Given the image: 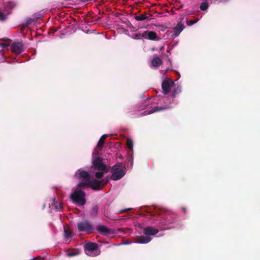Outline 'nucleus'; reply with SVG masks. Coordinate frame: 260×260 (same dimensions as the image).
Wrapping results in <instances>:
<instances>
[{
  "mask_svg": "<svg viewBox=\"0 0 260 260\" xmlns=\"http://www.w3.org/2000/svg\"><path fill=\"white\" fill-rule=\"evenodd\" d=\"M92 167L94 170H98L95 176L98 179L102 178L103 175L108 172L107 167L103 162V158L96 157L92 161Z\"/></svg>",
  "mask_w": 260,
  "mask_h": 260,
  "instance_id": "f257e3e1",
  "label": "nucleus"
},
{
  "mask_svg": "<svg viewBox=\"0 0 260 260\" xmlns=\"http://www.w3.org/2000/svg\"><path fill=\"white\" fill-rule=\"evenodd\" d=\"M70 197L73 203L79 206H83L86 203L85 192L80 189H76Z\"/></svg>",
  "mask_w": 260,
  "mask_h": 260,
  "instance_id": "f03ea898",
  "label": "nucleus"
},
{
  "mask_svg": "<svg viewBox=\"0 0 260 260\" xmlns=\"http://www.w3.org/2000/svg\"><path fill=\"white\" fill-rule=\"evenodd\" d=\"M112 175L110 178L117 180L122 178L125 174V168L122 164L119 163L113 166L111 169Z\"/></svg>",
  "mask_w": 260,
  "mask_h": 260,
  "instance_id": "7ed1b4c3",
  "label": "nucleus"
},
{
  "mask_svg": "<svg viewBox=\"0 0 260 260\" xmlns=\"http://www.w3.org/2000/svg\"><path fill=\"white\" fill-rule=\"evenodd\" d=\"M98 248L99 246L97 243L88 242L84 245V251L88 256H96L101 253Z\"/></svg>",
  "mask_w": 260,
  "mask_h": 260,
  "instance_id": "20e7f679",
  "label": "nucleus"
},
{
  "mask_svg": "<svg viewBox=\"0 0 260 260\" xmlns=\"http://www.w3.org/2000/svg\"><path fill=\"white\" fill-rule=\"evenodd\" d=\"M76 175L78 176L79 179L82 180V182H79L77 184V187L80 188H85L86 185L83 184L90 181V176L89 172L87 171L79 169L76 173Z\"/></svg>",
  "mask_w": 260,
  "mask_h": 260,
  "instance_id": "39448f33",
  "label": "nucleus"
},
{
  "mask_svg": "<svg viewBox=\"0 0 260 260\" xmlns=\"http://www.w3.org/2000/svg\"><path fill=\"white\" fill-rule=\"evenodd\" d=\"M109 182V179L107 178H104L101 180L93 179L90 180L89 182L84 183L83 185H86V187H91L94 190H100L101 186L106 185Z\"/></svg>",
  "mask_w": 260,
  "mask_h": 260,
  "instance_id": "423d86ee",
  "label": "nucleus"
},
{
  "mask_svg": "<svg viewBox=\"0 0 260 260\" xmlns=\"http://www.w3.org/2000/svg\"><path fill=\"white\" fill-rule=\"evenodd\" d=\"M77 229L79 232L91 233L93 231L92 224L88 220L79 222L77 224Z\"/></svg>",
  "mask_w": 260,
  "mask_h": 260,
  "instance_id": "0eeeda50",
  "label": "nucleus"
},
{
  "mask_svg": "<svg viewBox=\"0 0 260 260\" xmlns=\"http://www.w3.org/2000/svg\"><path fill=\"white\" fill-rule=\"evenodd\" d=\"M174 84V82L171 79L165 80L161 84V87L165 94H168L171 91V88Z\"/></svg>",
  "mask_w": 260,
  "mask_h": 260,
  "instance_id": "6e6552de",
  "label": "nucleus"
},
{
  "mask_svg": "<svg viewBox=\"0 0 260 260\" xmlns=\"http://www.w3.org/2000/svg\"><path fill=\"white\" fill-rule=\"evenodd\" d=\"M142 37L145 39L150 40H159L160 38L157 37L155 31L146 30L142 34Z\"/></svg>",
  "mask_w": 260,
  "mask_h": 260,
  "instance_id": "1a4fd4ad",
  "label": "nucleus"
},
{
  "mask_svg": "<svg viewBox=\"0 0 260 260\" xmlns=\"http://www.w3.org/2000/svg\"><path fill=\"white\" fill-rule=\"evenodd\" d=\"M96 230L103 236H108L114 233L113 231L111 229L104 225L97 226Z\"/></svg>",
  "mask_w": 260,
  "mask_h": 260,
  "instance_id": "9d476101",
  "label": "nucleus"
},
{
  "mask_svg": "<svg viewBox=\"0 0 260 260\" xmlns=\"http://www.w3.org/2000/svg\"><path fill=\"white\" fill-rule=\"evenodd\" d=\"M184 28L185 26L182 22L178 23L172 29V36L173 38L178 37Z\"/></svg>",
  "mask_w": 260,
  "mask_h": 260,
  "instance_id": "9b49d317",
  "label": "nucleus"
},
{
  "mask_svg": "<svg viewBox=\"0 0 260 260\" xmlns=\"http://www.w3.org/2000/svg\"><path fill=\"white\" fill-rule=\"evenodd\" d=\"M11 50L13 52L20 54L23 51V46L20 42H14L11 46Z\"/></svg>",
  "mask_w": 260,
  "mask_h": 260,
  "instance_id": "f8f14e48",
  "label": "nucleus"
},
{
  "mask_svg": "<svg viewBox=\"0 0 260 260\" xmlns=\"http://www.w3.org/2000/svg\"><path fill=\"white\" fill-rule=\"evenodd\" d=\"M158 232V230L151 226H148L143 229V233L147 236L155 235Z\"/></svg>",
  "mask_w": 260,
  "mask_h": 260,
  "instance_id": "ddd939ff",
  "label": "nucleus"
},
{
  "mask_svg": "<svg viewBox=\"0 0 260 260\" xmlns=\"http://www.w3.org/2000/svg\"><path fill=\"white\" fill-rule=\"evenodd\" d=\"M151 240V238L148 236H138L135 239V241L138 243L146 244L149 243Z\"/></svg>",
  "mask_w": 260,
  "mask_h": 260,
  "instance_id": "4468645a",
  "label": "nucleus"
},
{
  "mask_svg": "<svg viewBox=\"0 0 260 260\" xmlns=\"http://www.w3.org/2000/svg\"><path fill=\"white\" fill-rule=\"evenodd\" d=\"M162 63V60L157 56L154 57L151 60V65L153 67H158Z\"/></svg>",
  "mask_w": 260,
  "mask_h": 260,
  "instance_id": "2eb2a0df",
  "label": "nucleus"
},
{
  "mask_svg": "<svg viewBox=\"0 0 260 260\" xmlns=\"http://www.w3.org/2000/svg\"><path fill=\"white\" fill-rule=\"evenodd\" d=\"M81 251L79 249H74L67 250L66 254L69 257H72L79 255Z\"/></svg>",
  "mask_w": 260,
  "mask_h": 260,
  "instance_id": "dca6fc26",
  "label": "nucleus"
},
{
  "mask_svg": "<svg viewBox=\"0 0 260 260\" xmlns=\"http://www.w3.org/2000/svg\"><path fill=\"white\" fill-rule=\"evenodd\" d=\"M51 205L53 206L54 209L57 211H60L62 208V204L58 202L55 198L52 200Z\"/></svg>",
  "mask_w": 260,
  "mask_h": 260,
  "instance_id": "f3484780",
  "label": "nucleus"
},
{
  "mask_svg": "<svg viewBox=\"0 0 260 260\" xmlns=\"http://www.w3.org/2000/svg\"><path fill=\"white\" fill-rule=\"evenodd\" d=\"M73 236V232L68 226H64V237L69 239Z\"/></svg>",
  "mask_w": 260,
  "mask_h": 260,
  "instance_id": "a211bd4d",
  "label": "nucleus"
},
{
  "mask_svg": "<svg viewBox=\"0 0 260 260\" xmlns=\"http://www.w3.org/2000/svg\"><path fill=\"white\" fill-rule=\"evenodd\" d=\"M167 109V107H165V106L155 107L154 108L152 109L151 110L149 111L148 112V113H147V114H152V113L156 112H158V111H159L161 110H166Z\"/></svg>",
  "mask_w": 260,
  "mask_h": 260,
  "instance_id": "6ab92c4d",
  "label": "nucleus"
},
{
  "mask_svg": "<svg viewBox=\"0 0 260 260\" xmlns=\"http://www.w3.org/2000/svg\"><path fill=\"white\" fill-rule=\"evenodd\" d=\"M107 137V135H104L100 138L97 144L98 148H101L102 147L103 145L105 143V140Z\"/></svg>",
  "mask_w": 260,
  "mask_h": 260,
  "instance_id": "aec40b11",
  "label": "nucleus"
},
{
  "mask_svg": "<svg viewBox=\"0 0 260 260\" xmlns=\"http://www.w3.org/2000/svg\"><path fill=\"white\" fill-rule=\"evenodd\" d=\"M99 206L97 205H93L92 208L90 211V214L92 216H96L98 213L99 211Z\"/></svg>",
  "mask_w": 260,
  "mask_h": 260,
  "instance_id": "412c9836",
  "label": "nucleus"
},
{
  "mask_svg": "<svg viewBox=\"0 0 260 260\" xmlns=\"http://www.w3.org/2000/svg\"><path fill=\"white\" fill-rule=\"evenodd\" d=\"M135 18L137 21H143L147 19L148 17L144 14H141L140 15L135 16Z\"/></svg>",
  "mask_w": 260,
  "mask_h": 260,
  "instance_id": "4be33fe9",
  "label": "nucleus"
},
{
  "mask_svg": "<svg viewBox=\"0 0 260 260\" xmlns=\"http://www.w3.org/2000/svg\"><path fill=\"white\" fill-rule=\"evenodd\" d=\"M209 7V5L207 2H202L200 5V9L202 11L206 10Z\"/></svg>",
  "mask_w": 260,
  "mask_h": 260,
  "instance_id": "5701e85b",
  "label": "nucleus"
},
{
  "mask_svg": "<svg viewBox=\"0 0 260 260\" xmlns=\"http://www.w3.org/2000/svg\"><path fill=\"white\" fill-rule=\"evenodd\" d=\"M127 147L130 149L133 150V142L131 139H127L126 140Z\"/></svg>",
  "mask_w": 260,
  "mask_h": 260,
  "instance_id": "b1692460",
  "label": "nucleus"
},
{
  "mask_svg": "<svg viewBox=\"0 0 260 260\" xmlns=\"http://www.w3.org/2000/svg\"><path fill=\"white\" fill-rule=\"evenodd\" d=\"M181 92V88L177 87L172 92V96L175 97L176 95L179 93Z\"/></svg>",
  "mask_w": 260,
  "mask_h": 260,
  "instance_id": "393cba45",
  "label": "nucleus"
},
{
  "mask_svg": "<svg viewBox=\"0 0 260 260\" xmlns=\"http://www.w3.org/2000/svg\"><path fill=\"white\" fill-rule=\"evenodd\" d=\"M198 21V19L195 20H187V24L189 26L192 25L196 23Z\"/></svg>",
  "mask_w": 260,
  "mask_h": 260,
  "instance_id": "a878e982",
  "label": "nucleus"
},
{
  "mask_svg": "<svg viewBox=\"0 0 260 260\" xmlns=\"http://www.w3.org/2000/svg\"><path fill=\"white\" fill-rule=\"evenodd\" d=\"M131 210H132V208H131L125 209H122V210H121L119 211L118 212V214H121V213H124L125 212H127L128 211H130Z\"/></svg>",
  "mask_w": 260,
  "mask_h": 260,
  "instance_id": "bb28decb",
  "label": "nucleus"
},
{
  "mask_svg": "<svg viewBox=\"0 0 260 260\" xmlns=\"http://www.w3.org/2000/svg\"><path fill=\"white\" fill-rule=\"evenodd\" d=\"M0 46L3 48H7L9 45L7 44H5V43H0Z\"/></svg>",
  "mask_w": 260,
  "mask_h": 260,
  "instance_id": "cd10ccee",
  "label": "nucleus"
},
{
  "mask_svg": "<svg viewBox=\"0 0 260 260\" xmlns=\"http://www.w3.org/2000/svg\"><path fill=\"white\" fill-rule=\"evenodd\" d=\"M3 40H4L5 41H11V40L9 38H4Z\"/></svg>",
  "mask_w": 260,
  "mask_h": 260,
  "instance_id": "c85d7f7f",
  "label": "nucleus"
},
{
  "mask_svg": "<svg viewBox=\"0 0 260 260\" xmlns=\"http://www.w3.org/2000/svg\"><path fill=\"white\" fill-rule=\"evenodd\" d=\"M182 209L183 210L184 213L186 212V209L185 207H182Z\"/></svg>",
  "mask_w": 260,
  "mask_h": 260,
  "instance_id": "c756f323",
  "label": "nucleus"
},
{
  "mask_svg": "<svg viewBox=\"0 0 260 260\" xmlns=\"http://www.w3.org/2000/svg\"><path fill=\"white\" fill-rule=\"evenodd\" d=\"M151 217H153L154 216V215L153 214H151Z\"/></svg>",
  "mask_w": 260,
  "mask_h": 260,
  "instance_id": "7c9ffc66",
  "label": "nucleus"
}]
</instances>
